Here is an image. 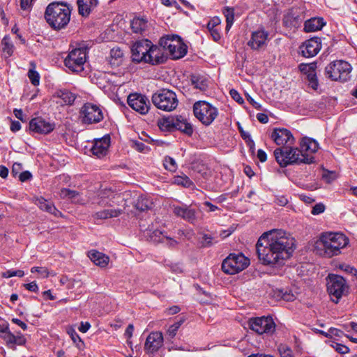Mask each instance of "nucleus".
<instances>
[{"mask_svg":"<svg viewBox=\"0 0 357 357\" xmlns=\"http://www.w3.org/2000/svg\"><path fill=\"white\" fill-rule=\"evenodd\" d=\"M294 239L284 231L273 229L258 239L256 250L259 260L272 267L283 265L295 249Z\"/></svg>","mask_w":357,"mask_h":357,"instance_id":"f257e3e1","label":"nucleus"},{"mask_svg":"<svg viewBox=\"0 0 357 357\" xmlns=\"http://www.w3.org/2000/svg\"><path fill=\"white\" fill-rule=\"evenodd\" d=\"M94 203L100 207L107 208L93 215L96 220L119 217L127 206L124 194L115 192L110 189L101 190Z\"/></svg>","mask_w":357,"mask_h":357,"instance_id":"f03ea898","label":"nucleus"},{"mask_svg":"<svg viewBox=\"0 0 357 357\" xmlns=\"http://www.w3.org/2000/svg\"><path fill=\"white\" fill-rule=\"evenodd\" d=\"M349 243V238L343 233L324 232L316 241L314 248L317 255L331 258L340 255Z\"/></svg>","mask_w":357,"mask_h":357,"instance_id":"7ed1b4c3","label":"nucleus"},{"mask_svg":"<svg viewBox=\"0 0 357 357\" xmlns=\"http://www.w3.org/2000/svg\"><path fill=\"white\" fill-rule=\"evenodd\" d=\"M71 8L62 2L50 3L45 11L46 22L54 30H61L66 27L70 20Z\"/></svg>","mask_w":357,"mask_h":357,"instance_id":"20e7f679","label":"nucleus"},{"mask_svg":"<svg viewBox=\"0 0 357 357\" xmlns=\"http://www.w3.org/2000/svg\"><path fill=\"white\" fill-rule=\"evenodd\" d=\"M274 155L277 162L282 167L294 164H310L314 162L313 156L300 153L298 148H294L291 146L276 149L274 151Z\"/></svg>","mask_w":357,"mask_h":357,"instance_id":"39448f33","label":"nucleus"},{"mask_svg":"<svg viewBox=\"0 0 357 357\" xmlns=\"http://www.w3.org/2000/svg\"><path fill=\"white\" fill-rule=\"evenodd\" d=\"M160 45L168 50L173 59H179L187 53V46L176 35H167L160 40Z\"/></svg>","mask_w":357,"mask_h":357,"instance_id":"423d86ee","label":"nucleus"},{"mask_svg":"<svg viewBox=\"0 0 357 357\" xmlns=\"http://www.w3.org/2000/svg\"><path fill=\"white\" fill-rule=\"evenodd\" d=\"M195 116L204 126L211 125L218 116V109L206 101H197L193 105Z\"/></svg>","mask_w":357,"mask_h":357,"instance_id":"0eeeda50","label":"nucleus"},{"mask_svg":"<svg viewBox=\"0 0 357 357\" xmlns=\"http://www.w3.org/2000/svg\"><path fill=\"white\" fill-rule=\"evenodd\" d=\"M351 70V66L348 62L338 60L328 64L325 68V72L333 81L346 82L350 78Z\"/></svg>","mask_w":357,"mask_h":357,"instance_id":"6e6552de","label":"nucleus"},{"mask_svg":"<svg viewBox=\"0 0 357 357\" xmlns=\"http://www.w3.org/2000/svg\"><path fill=\"white\" fill-rule=\"evenodd\" d=\"M152 102L157 108L166 112L174 110L178 102L176 93L168 89H162L154 93Z\"/></svg>","mask_w":357,"mask_h":357,"instance_id":"1a4fd4ad","label":"nucleus"},{"mask_svg":"<svg viewBox=\"0 0 357 357\" xmlns=\"http://www.w3.org/2000/svg\"><path fill=\"white\" fill-rule=\"evenodd\" d=\"M250 264V259L243 254H230L222 264V271L230 275L238 273Z\"/></svg>","mask_w":357,"mask_h":357,"instance_id":"9d476101","label":"nucleus"},{"mask_svg":"<svg viewBox=\"0 0 357 357\" xmlns=\"http://www.w3.org/2000/svg\"><path fill=\"white\" fill-rule=\"evenodd\" d=\"M86 54L85 48L79 47L72 50L64 60L65 66L72 72L83 71L86 61Z\"/></svg>","mask_w":357,"mask_h":357,"instance_id":"9b49d317","label":"nucleus"},{"mask_svg":"<svg viewBox=\"0 0 357 357\" xmlns=\"http://www.w3.org/2000/svg\"><path fill=\"white\" fill-rule=\"evenodd\" d=\"M327 289L331 299L335 303L348 293L349 287L345 280L340 275H331L327 282Z\"/></svg>","mask_w":357,"mask_h":357,"instance_id":"f8f14e48","label":"nucleus"},{"mask_svg":"<svg viewBox=\"0 0 357 357\" xmlns=\"http://www.w3.org/2000/svg\"><path fill=\"white\" fill-rule=\"evenodd\" d=\"M250 328L259 335H271L275 330V324L271 317H261L250 319Z\"/></svg>","mask_w":357,"mask_h":357,"instance_id":"ddd939ff","label":"nucleus"},{"mask_svg":"<svg viewBox=\"0 0 357 357\" xmlns=\"http://www.w3.org/2000/svg\"><path fill=\"white\" fill-rule=\"evenodd\" d=\"M80 119L84 123H98L103 119V114L98 105L86 102L80 109Z\"/></svg>","mask_w":357,"mask_h":357,"instance_id":"4468645a","label":"nucleus"},{"mask_svg":"<svg viewBox=\"0 0 357 357\" xmlns=\"http://www.w3.org/2000/svg\"><path fill=\"white\" fill-rule=\"evenodd\" d=\"M0 337L5 341L8 347L13 350L16 349L17 346H24L26 342V339L23 334L20 332L13 334L8 326L0 325Z\"/></svg>","mask_w":357,"mask_h":357,"instance_id":"2eb2a0df","label":"nucleus"},{"mask_svg":"<svg viewBox=\"0 0 357 357\" xmlns=\"http://www.w3.org/2000/svg\"><path fill=\"white\" fill-rule=\"evenodd\" d=\"M151 40L145 39L137 41L133 44L132 52V59L136 63L144 62L146 56L150 49Z\"/></svg>","mask_w":357,"mask_h":357,"instance_id":"dca6fc26","label":"nucleus"},{"mask_svg":"<svg viewBox=\"0 0 357 357\" xmlns=\"http://www.w3.org/2000/svg\"><path fill=\"white\" fill-rule=\"evenodd\" d=\"M150 50H148L144 60L145 63L151 65H158L165 62L167 56L162 47L153 45L151 41Z\"/></svg>","mask_w":357,"mask_h":357,"instance_id":"f3484780","label":"nucleus"},{"mask_svg":"<svg viewBox=\"0 0 357 357\" xmlns=\"http://www.w3.org/2000/svg\"><path fill=\"white\" fill-rule=\"evenodd\" d=\"M129 106L141 114H145L149 109V101L146 97L137 93L130 94L128 97Z\"/></svg>","mask_w":357,"mask_h":357,"instance_id":"a211bd4d","label":"nucleus"},{"mask_svg":"<svg viewBox=\"0 0 357 357\" xmlns=\"http://www.w3.org/2000/svg\"><path fill=\"white\" fill-rule=\"evenodd\" d=\"M271 139L278 145L292 146L295 139L291 132L286 128H275L271 134Z\"/></svg>","mask_w":357,"mask_h":357,"instance_id":"6ab92c4d","label":"nucleus"},{"mask_svg":"<svg viewBox=\"0 0 357 357\" xmlns=\"http://www.w3.org/2000/svg\"><path fill=\"white\" fill-rule=\"evenodd\" d=\"M54 123L42 117L34 118L29 122L30 130L38 134H48L54 129Z\"/></svg>","mask_w":357,"mask_h":357,"instance_id":"aec40b11","label":"nucleus"},{"mask_svg":"<svg viewBox=\"0 0 357 357\" xmlns=\"http://www.w3.org/2000/svg\"><path fill=\"white\" fill-rule=\"evenodd\" d=\"M119 77L112 74H105L99 82L100 88H102L105 93H117L121 86V82Z\"/></svg>","mask_w":357,"mask_h":357,"instance_id":"412c9836","label":"nucleus"},{"mask_svg":"<svg viewBox=\"0 0 357 357\" xmlns=\"http://www.w3.org/2000/svg\"><path fill=\"white\" fill-rule=\"evenodd\" d=\"M321 48V40L319 38H312L307 40L300 47L302 55L306 58L317 55Z\"/></svg>","mask_w":357,"mask_h":357,"instance_id":"4be33fe9","label":"nucleus"},{"mask_svg":"<svg viewBox=\"0 0 357 357\" xmlns=\"http://www.w3.org/2000/svg\"><path fill=\"white\" fill-rule=\"evenodd\" d=\"M268 33L259 29L252 33L250 40L248 42V45L253 50H259L264 48L267 45Z\"/></svg>","mask_w":357,"mask_h":357,"instance_id":"5701e85b","label":"nucleus"},{"mask_svg":"<svg viewBox=\"0 0 357 357\" xmlns=\"http://www.w3.org/2000/svg\"><path fill=\"white\" fill-rule=\"evenodd\" d=\"M162 333L158 331L152 332L146 337L144 350L148 354H153L162 346Z\"/></svg>","mask_w":357,"mask_h":357,"instance_id":"b1692460","label":"nucleus"},{"mask_svg":"<svg viewBox=\"0 0 357 357\" xmlns=\"http://www.w3.org/2000/svg\"><path fill=\"white\" fill-rule=\"evenodd\" d=\"M173 213L176 216L190 223H195L197 220V211L191 205L174 206Z\"/></svg>","mask_w":357,"mask_h":357,"instance_id":"393cba45","label":"nucleus"},{"mask_svg":"<svg viewBox=\"0 0 357 357\" xmlns=\"http://www.w3.org/2000/svg\"><path fill=\"white\" fill-rule=\"evenodd\" d=\"M110 146V137L104 136L100 139H95L93 146L91 149L92 154L98 158L105 157Z\"/></svg>","mask_w":357,"mask_h":357,"instance_id":"a878e982","label":"nucleus"},{"mask_svg":"<svg viewBox=\"0 0 357 357\" xmlns=\"http://www.w3.org/2000/svg\"><path fill=\"white\" fill-rule=\"evenodd\" d=\"M316 68L317 66L314 63H301L299 65L300 70L306 75L309 86L314 90H317L319 86Z\"/></svg>","mask_w":357,"mask_h":357,"instance_id":"bb28decb","label":"nucleus"},{"mask_svg":"<svg viewBox=\"0 0 357 357\" xmlns=\"http://www.w3.org/2000/svg\"><path fill=\"white\" fill-rule=\"evenodd\" d=\"M301 150L300 153L305 155H310L313 156L312 154L317 151L319 149V144L317 141L312 138L304 137L300 143Z\"/></svg>","mask_w":357,"mask_h":357,"instance_id":"cd10ccee","label":"nucleus"},{"mask_svg":"<svg viewBox=\"0 0 357 357\" xmlns=\"http://www.w3.org/2000/svg\"><path fill=\"white\" fill-rule=\"evenodd\" d=\"M149 238L154 243H162L169 247H174L177 244V241L167 236L160 230L155 229L149 234Z\"/></svg>","mask_w":357,"mask_h":357,"instance_id":"c85d7f7f","label":"nucleus"},{"mask_svg":"<svg viewBox=\"0 0 357 357\" xmlns=\"http://www.w3.org/2000/svg\"><path fill=\"white\" fill-rule=\"evenodd\" d=\"M98 4V0H77L78 13L83 17H87Z\"/></svg>","mask_w":357,"mask_h":357,"instance_id":"c756f323","label":"nucleus"},{"mask_svg":"<svg viewBox=\"0 0 357 357\" xmlns=\"http://www.w3.org/2000/svg\"><path fill=\"white\" fill-rule=\"evenodd\" d=\"M89 259L96 265L102 268L106 267L109 261V257L105 254L93 250L88 252Z\"/></svg>","mask_w":357,"mask_h":357,"instance_id":"7c9ffc66","label":"nucleus"},{"mask_svg":"<svg viewBox=\"0 0 357 357\" xmlns=\"http://www.w3.org/2000/svg\"><path fill=\"white\" fill-rule=\"evenodd\" d=\"M36 204L41 210L53 214L55 216H59L61 215V212L54 206V205L51 202H48L43 197L37 198L36 200Z\"/></svg>","mask_w":357,"mask_h":357,"instance_id":"2f4dec72","label":"nucleus"},{"mask_svg":"<svg viewBox=\"0 0 357 357\" xmlns=\"http://www.w3.org/2000/svg\"><path fill=\"white\" fill-rule=\"evenodd\" d=\"M326 24L322 17H312L305 22L304 30L305 32H314L321 29Z\"/></svg>","mask_w":357,"mask_h":357,"instance_id":"473e14b6","label":"nucleus"},{"mask_svg":"<svg viewBox=\"0 0 357 357\" xmlns=\"http://www.w3.org/2000/svg\"><path fill=\"white\" fill-rule=\"evenodd\" d=\"M59 196L62 199H68L75 203L84 204V200L80 198L79 192L75 190L62 188L59 192Z\"/></svg>","mask_w":357,"mask_h":357,"instance_id":"72a5a7b5","label":"nucleus"},{"mask_svg":"<svg viewBox=\"0 0 357 357\" xmlns=\"http://www.w3.org/2000/svg\"><path fill=\"white\" fill-rule=\"evenodd\" d=\"M272 296L277 300H284L285 301H293L296 298V295L291 290L283 289H273Z\"/></svg>","mask_w":357,"mask_h":357,"instance_id":"f704fd0d","label":"nucleus"},{"mask_svg":"<svg viewBox=\"0 0 357 357\" xmlns=\"http://www.w3.org/2000/svg\"><path fill=\"white\" fill-rule=\"evenodd\" d=\"M123 52L120 47H113L110 51V64L113 66H120L123 62Z\"/></svg>","mask_w":357,"mask_h":357,"instance_id":"c9c22d12","label":"nucleus"},{"mask_svg":"<svg viewBox=\"0 0 357 357\" xmlns=\"http://www.w3.org/2000/svg\"><path fill=\"white\" fill-rule=\"evenodd\" d=\"M176 119L177 120L175 123L176 130H178L182 131L183 132L190 135L193 132L192 127L190 123L188 122V121L181 116H176Z\"/></svg>","mask_w":357,"mask_h":357,"instance_id":"e433bc0d","label":"nucleus"},{"mask_svg":"<svg viewBox=\"0 0 357 357\" xmlns=\"http://www.w3.org/2000/svg\"><path fill=\"white\" fill-rule=\"evenodd\" d=\"M148 27V21L144 17H135L131 21V28L136 33H142Z\"/></svg>","mask_w":357,"mask_h":357,"instance_id":"4c0bfd02","label":"nucleus"},{"mask_svg":"<svg viewBox=\"0 0 357 357\" xmlns=\"http://www.w3.org/2000/svg\"><path fill=\"white\" fill-rule=\"evenodd\" d=\"M176 116H168L160 119L158 126L162 131H171L174 130L176 122Z\"/></svg>","mask_w":357,"mask_h":357,"instance_id":"58836bf2","label":"nucleus"},{"mask_svg":"<svg viewBox=\"0 0 357 357\" xmlns=\"http://www.w3.org/2000/svg\"><path fill=\"white\" fill-rule=\"evenodd\" d=\"M135 206L137 209L144 211L151 209L153 206V202L146 196H140L137 199Z\"/></svg>","mask_w":357,"mask_h":357,"instance_id":"ea45409f","label":"nucleus"},{"mask_svg":"<svg viewBox=\"0 0 357 357\" xmlns=\"http://www.w3.org/2000/svg\"><path fill=\"white\" fill-rule=\"evenodd\" d=\"M58 97L61 100V103L65 105H72L76 98L74 93L67 90L59 91Z\"/></svg>","mask_w":357,"mask_h":357,"instance_id":"a19ab883","label":"nucleus"},{"mask_svg":"<svg viewBox=\"0 0 357 357\" xmlns=\"http://www.w3.org/2000/svg\"><path fill=\"white\" fill-rule=\"evenodd\" d=\"M185 318L184 317H181L179 319L174 322L172 325H171L167 331V335L169 338H173L176 335V333L178 330V328L181 327V326L185 322Z\"/></svg>","mask_w":357,"mask_h":357,"instance_id":"79ce46f5","label":"nucleus"},{"mask_svg":"<svg viewBox=\"0 0 357 357\" xmlns=\"http://www.w3.org/2000/svg\"><path fill=\"white\" fill-rule=\"evenodd\" d=\"M223 13L226 18V31H228L233 25L234 20V9L233 8L226 7L223 10Z\"/></svg>","mask_w":357,"mask_h":357,"instance_id":"37998d69","label":"nucleus"},{"mask_svg":"<svg viewBox=\"0 0 357 357\" xmlns=\"http://www.w3.org/2000/svg\"><path fill=\"white\" fill-rule=\"evenodd\" d=\"M3 51L6 57L12 56L14 51V46L10 41V38L5 36L2 40Z\"/></svg>","mask_w":357,"mask_h":357,"instance_id":"c03bdc74","label":"nucleus"},{"mask_svg":"<svg viewBox=\"0 0 357 357\" xmlns=\"http://www.w3.org/2000/svg\"><path fill=\"white\" fill-rule=\"evenodd\" d=\"M66 332L72 339L73 342L77 345L78 348H81V347L84 344V342L81 340L79 335L77 333L74 328L72 326H68L66 328Z\"/></svg>","mask_w":357,"mask_h":357,"instance_id":"a18cd8bd","label":"nucleus"},{"mask_svg":"<svg viewBox=\"0 0 357 357\" xmlns=\"http://www.w3.org/2000/svg\"><path fill=\"white\" fill-rule=\"evenodd\" d=\"M31 272L32 273L37 272L40 274V277L43 278H48L50 275L55 276L56 273L53 271H50L47 268L45 267H38V266H33L31 268Z\"/></svg>","mask_w":357,"mask_h":357,"instance_id":"49530a36","label":"nucleus"},{"mask_svg":"<svg viewBox=\"0 0 357 357\" xmlns=\"http://www.w3.org/2000/svg\"><path fill=\"white\" fill-rule=\"evenodd\" d=\"M278 351L280 357H295L292 349L284 344H280L278 346Z\"/></svg>","mask_w":357,"mask_h":357,"instance_id":"de8ad7c7","label":"nucleus"},{"mask_svg":"<svg viewBox=\"0 0 357 357\" xmlns=\"http://www.w3.org/2000/svg\"><path fill=\"white\" fill-rule=\"evenodd\" d=\"M174 183L185 188H189L193 185L192 181L185 175L175 177Z\"/></svg>","mask_w":357,"mask_h":357,"instance_id":"09e8293b","label":"nucleus"},{"mask_svg":"<svg viewBox=\"0 0 357 357\" xmlns=\"http://www.w3.org/2000/svg\"><path fill=\"white\" fill-rule=\"evenodd\" d=\"M163 165L166 169L171 171V172L176 171V169L177 168V165L176 163L175 160L173 158L169 157V156H166L165 158L164 161H163Z\"/></svg>","mask_w":357,"mask_h":357,"instance_id":"8fccbe9b","label":"nucleus"},{"mask_svg":"<svg viewBox=\"0 0 357 357\" xmlns=\"http://www.w3.org/2000/svg\"><path fill=\"white\" fill-rule=\"evenodd\" d=\"M28 77L32 84L34 86L39 85L40 83V75L38 72L33 69H30L28 72Z\"/></svg>","mask_w":357,"mask_h":357,"instance_id":"3c124183","label":"nucleus"},{"mask_svg":"<svg viewBox=\"0 0 357 357\" xmlns=\"http://www.w3.org/2000/svg\"><path fill=\"white\" fill-rule=\"evenodd\" d=\"M24 275V272L22 270H7L2 273V277L5 278H9L14 276L22 278Z\"/></svg>","mask_w":357,"mask_h":357,"instance_id":"603ef678","label":"nucleus"},{"mask_svg":"<svg viewBox=\"0 0 357 357\" xmlns=\"http://www.w3.org/2000/svg\"><path fill=\"white\" fill-rule=\"evenodd\" d=\"M192 83L195 88L202 91H204L207 87L206 82L204 79L200 80V79L197 77H193L192 78Z\"/></svg>","mask_w":357,"mask_h":357,"instance_id":"864d4df0","label":"nucleus"},{"mask_svg":"<svg viewBox=\"0 0 357 357\" xmlns=\"http://www.w3.org/2000/svg\"><path fill=\"white\" fill-rule=\"evenodd\" d=\"M213 238L208 234H203L201 239L199 240V243L202 247H210L213 244Z\"/></svg>","mask_w":357,"mask_h":357,"instance_id":"5fc2aeb1","label":"nucleus"},{"mask_svg":"<svg viewBox=\"0 0 357 357\" xmlns=\"http://www.w3.org/2000/svg\"><path fill=\"white\" fill-rule=\"evenodd\" d=\"M318 331L321 334L324 335L325 337H333V336L340 337L343 334L342 331H341L339 329L335 328H330L328 332H324L322 331Z\"/></svg>","mask_w":357,"mask_h":357,"instance_id":"6e6d98bb","label":"nucleus"},{"mask_svg":"<svg viewBox=\"0 0 357 357\" xmlns=\"http://www.w3.org/2000/svg\"><path fill=\"white\" fill-rule=\"evenodd\" d=\"M221 20L219 17L212 18L207 24L208 29H217L220 26Z\"/></svg>","mask_w":357,"mask_h":357,"instance_id":"4d7b16f0","label":"nucleus"},{"mask_svg":"<svg viewBox=\"0 0 357 357\" xmlns=\"http://www.w3.org/2000/svg\"><path fill=\"white\" fill-rule=\"evenodd\" d=\"M332 346L335 349V351L340 354H347L349 351V349L347 346L340 343L335 342Z\"/></svg>","mask_w":357,"mask_h":357,"instance_id":"13d9d810","label":"nucleus"},{"mask_svg":"<svg viewBox=\"0 0 357 357\" xmlns=\"http://www.w3.org/2000/svg\"><path fill=\"white\" fill-rule=\"evenodd\" d=\"M35 0H20V7L24 10H30Z\"/></svg>","mask_w":357,"mask_h":357,"instance_id":"bf43d9fd","label":"nucleus"},{"mask_svg":"<svg viewBox=\"0 0 357 357\" xmlns=\"http://www.w3.org/2000/svg\"><path fill=\"white\" fill-rule=\"evenodd\" d=\"M324 211H325V206L323 204L319 203V204H317L316 205H314L313 206L311 213L313 215H319V214L322 213Z\"/></svg>","mask_w":357,"mask_h":357,"instance_id":"052dcab7","label":"nucleus"},{"mask_svg":"<svg viewBox=\"0 0 357 357\" xmlns=\"http://www.w3.org/2000/svg\"><path fill=\"white\" fill-rule=\"evenodd\" d=\"M229 93H230L231 98L235 101H236L237 102H238V103H243V98L241 96V95L239 94V93L236 90L231 89V90H230Z\"/></svg>","mask_w":357,"mask_h":357,"instance_id":"680f3d73","label":"nucleus"},{"mask_svg":"<svg viewBox=\"0 0 357 357\" xmlns=\"http://www.w3.org/2000/svg\"><path fill=\"white\" fill-rule=\"evenodd\" d=\"M25 288L32 292H37L38 291V287L36 282H31L28 284H24Z\"/></svg>","mask_w":357,"mask_h":357,"instance_id":"e2e57ef3","label":"nucleus"},{"mask_svg":"<svg viewBox=\"0 0 357 357\" xmlns=\"http://www.w3.org/2000/svg\"><path fill=\"white\" fill-rule=\"evenodd\" d=\"M208 31H210L211 35L212 36V37L215 41H218L220 39L221 36L219 32V28L209 29Z\"/></svg>","mask_w":357,"mask_h":357,"instance_id":"0e129e2a","label":"nucleus"},{"mask_svg":"<svg viewBox=\"0 0 357 357\" xmlns=\"http://www.w3.org/2000/svg\"><path fill=\"white\" fill-rule=\"evenodd\" d=\"M31 177V174L29 172L25 171L20 174L19 178L21 181L24 182L29 180Z\"/></svg>","mask_w":357,"mask_h":357,"instance_id":"69168bd1","label":"nucleus"},{"mask_svg":"<svg viewBox=\"0 0 357 357\" xmlns=\"http://www.w3.org/2000/svg\"><path fill=\"white\" fill-rule=\"evenodd\" d=\"M337 176L335 172H328L326 174H324V178L326 180L328 183H331L336 178Z\"/></svg>","mask_w":357,"mask_h":357,"instance_id":"338daca9","label":"nucleus"},{"mask_svg":"<svg viewBox=\"0 0 357 357\" xmlns=\"http://www.w3.org/2000/svg\"><path fill=\"white\" fill-rule=\"evenodd\" d=\"M257 158L261 162H264L266 160L267 155L263 150L259 149L257 151Z\"/></svg>","mask_w":357,"mask_h":357,"instance_id":"774afa93","label":"nucleus"}]
</instances>
